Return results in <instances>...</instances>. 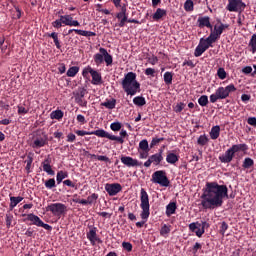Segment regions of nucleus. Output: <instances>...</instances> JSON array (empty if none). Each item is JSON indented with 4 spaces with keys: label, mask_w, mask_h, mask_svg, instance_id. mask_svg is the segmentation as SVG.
Wrapping results in <instances>:
<instances>
[{
    "label": "nucleus",
    "mask_w": 256,
    "mask_h": 256,
    "mask_svg": "<svg viewBox=\"0 0 256 256\" xmlns=\"http://www.w3.org/2000/svg\"><path fill=\"white\" fill-rule=\"evenodd\" d=\"M170 232H171V228H170V226H168L167 224H164V225L161 227V229H160V235H161L162 237H165V236L169 235Z\"/></svg>",
    "instance_id": "nucleus-43"
},
{
    "label": "nucleus",
    "mask_w": 256,
    "mask_h": 256,
    "mask_svg": "<svg viewBox=\"0 0 256 256\" xmlns=\"http://www.w3.org/2000/svg\"><path fill=\"white\" fill-rule=\"evenodd\" d=\"M44 187H46V189H54V187H57L55 179L50 178L46 180V182H44Z\"/></svg>",
    "instance_id": "nucleus-39"
},
{
    "label": "nucleus",
    "mask_w": 256,
    "mask_h": 256,
    "mask_svg": "<svg viewBox=\"0 0 256 256\" xmlns=\"http://www.w3.org/2000/svg\"><path fill=\"white\" fill-rule=\"evenodd\" d=\"M228 191L226 185H219L217 182H207L201 195V206L205 210L221 208L225 197L229 198Z\"/></svg>",
    "instance_id": "nucleus-1"
},
{
    "label": "nucleus",
    "mask_w": 256,
    "mask_h": 256,
    "mask_svg": "<svg viewBox=\"0 0 256 256\" xmlns=\"http://www.w3.org/2000/svg\"><path fill=\"white\" fill-rule=\"evenodd\" d=\"M52 26H54V28H61L63 26V20L60 17V19L52 22Z\"/></svg>",
    "instance_id": "nucleus-60"
},
{
    "label": "nucleus",
    "mask_w": 256,
    "mask_h": 256,
    "mask_svg": "<svg viewBox=\"0 0 256 256\" xmlns=\"http://www.w3.org/2000/svg\"><path fill=\"white\" fill-rule=\"evenodd\" d=\"M90 75L92 77V83L94 85H98L102 82V76L99 72L93 70V72Z\"/></svg>",
    "instance_id": "nucleus-28"
},
{
    "label": "nucleus",
    "mask_w": 256,
    "mask_h": 256,
    "mask_svg": "<svg viewBox=\"0 0 256 256\" xmlns=\"http://www.w3.org/2000/svg\"><path fill=\"white\" fill-rule=\"evenodd\" d=\"M253 165H255L254 160L250 157H247L244 159L242 167H243V169H251V167H253Z\"/></svg>",
    "instance_id": "nucleus-32"
},
{
    "label": "nucleus",
    "mask_w": 256,
    "mask_h": 256,
    "mask_svg": "<svg viewBox=\"0 0 256 256\" xmlns=\"http://www.w3.org/2000/svg\"><path fill=\"white\" fill-rule=\"evenodd\" d=\"M220 132H221V127L216 125V126H213L210 130V138L213 139V140H216L220 137Z\"/></svg>",
    "instance_id": "nucleus-25"
},
{
    "label": "nucleus",
    "mask_w": 256,
    "mask_h": 256,
    "mask_svg": "<svg viewBox=\"0 0 256 256\" xmlns=\"http://www.w3.org/2000/svg\"><path fill=\"white\" fill-rule=\"evenodd\" d=\"M48 143V136L44 132H36L32 138V149H41Z\"/></svg>",
    "instance_id": "nucleus-8"
},
{
    "label": "nucleus",
    "mask_w": 256,
    "mask_h": 256,
    "mask_svg": "<svg viewBox=\"0 0 256 256\" xmlns=\"http://www.w3.org/2000/svg\"><path fill=\"white\" fill-rule=\"evenodd\" d=\"M93 60L96 66H100L105 62L106 66L113 64V56L110 55L107 49L100 47L99 52L93 55Z\"/></svg>",
    "instance_id": "nucleus-5"
},
{
    "label": "nucleus",
    "mask_w": 256,
    "mask_h": 256,
    "mask_svg": "<svg viewBox=\"0 0 256 256\" xmlns=\"http://www.w3.org/2000/svg\"><path fill=\"white\" fill-rule=\"evenodd\" d=\"M198 45H200L206 51L210 48L205 38H201Z\"/></svg>",
    "instance_id": "nucleus-55"
},
{
    "label": "nucleus",
    "mask_w": 256,
    "mask_h": 256,
    "mask_svg": "<svg viewBox=\"0 0 256 256\" xmlns=\"http://www.w3.org/2000/svg\"><path fill=\"white\" fill-rule=\"evenodd\" d=\"M209 142V138L206 135H200L197 139L198 145L204 147Z\"/></svg>",
    "instance_id": "nucleus-40"
},
{
    "label": "nucleus",
    "mask_w": 256,
    "mask_h": 256,
    "mask_svg": "<svg viewBox=\"0 0 256 256\" xmlns=\"http://www.w3.org/2000/svg\"><path fill=\"white\" fill-rule=\"evenodd\" d=\"M46 212L60 218L67 213V206L63 203H52L46 207Z\"/></svg>",
    "instance_id": "nucleus-7"
},
{
    "label": "nucleus",
    "mask_w": 256,
    "mask_h": 256,
    "mask_svg": "<svg viewBox=\"0 0 256 256\" xmlns=\"http://www.w3.org/2000/svg\"><path fill=\"white\" fill-rule=\"evenodd\" d=\"M91 135H96V137L109 139L110 141H117L120 144L124 143V139L122 137L112 135L103 129H97L95 131H91Z\"/></svg>",
    "instance_id": "nucleus-10"
},
{
    "label": "nucleus",
    "mask_w": 256,
    "mask_h": 256,
    "mask_svg": "<svg viewBox=\"0 0 256 256\" xmlns=\"http://www.w3.org/2000/svg\"><path fill=\"white\" fill-rule=\"evenodd\" d=\"M249 46L251 47L252 53H256V34H253L251 36V39L249 41Z\"/></svg>",
    "instance_id": "nucleus-45"
},
{
    "label": "nucleus",
    "mask_w": 256,
    "mask_h": 256,
    "mask_svg": "<svg viewBox=\"0 0 256 256\" xmlns=\"http://www.w3.org/2000/svg\"><path fill=\"white\" fill-rule=\"evenodd\" d=\"M62 19V24L66 26H80V23L77 20H73L71 15L60 16Z\"/></svg>",
    "instance_id": "nucleus-20"
},
{
    "label": "nucleus",
    "mask_w": 256,
    "mask_h": 256,
    "mask_svg": "<svg viewBox=\"0 0 256 256\" xmlns=\"http://www.w3.org/2000/svg\"><path fill=\"white\" fill-rule=\"evenodd\" d=\"M204 40L206 41L207 45H209V47H213V43H215L218 39L215 37V35L210 33L209 36Z\"/></svg>",
    "instance_id": "nucleus-44"
},
{
    "label": "nucleus",
    "mask_w": 256,
    "mask_h": 256,
    "mask_svg": "<svg viewBox=\"0 0 256 256\" xmlns=\"http://www.w3.org/2000/svg\"><path fill=\"white\" fill-rule=\"evenodd\" d=\"M116 103V99H111L101 103V106H104L105 108L112 110L116 107Z\"/></svg>",
    "instance_id": "nucleus-31"
},
{
    "label": "nucleus",
    "mask_w": 256,
    "mask_h": 256,
    "mask_svg": "<svg viewBox=\"0 0 256 256\" xmlns=\"http://www.w3.org/2000/svg\"><path fill=\"white\" fill-rule=\"evenodd\" d=\"M210 228V224L206 221H202L200 228L195 231V235L198 238H202L203 235L205 234V230Z\"/></svg>",
    "instance_id": "nucleus-22"
},
{
    "label": "nucleus",
    "mask_w": 256,
    "mask_h": 256,
    "mask_svg": "<svg viewBox=\"0 0 256 256\" xmlns=\"http://www.w3.org/2000/svg\"><path fill=\"white\" fill-rule=\"evenodd\" d=\"M179 156H177L175 153H168L166 155V162H168L170 165H175V163H178Z\"/></svg>",
    "instance_id": "nucleus-27"
},
{
    "label": "nucleus",
    "mask_w": 256,
    "mask_h": 256,
    "mask_svg": "<svg viewBox=\"0 0 256 256\" xmlns=\"http://www.w3.org/2000/svg\"><path fill=\"white\" fill-rule=\"evenodd\" d=\"M205 50L202 46H200L199 44L197 45V47L194 50V56L195 57H200L203 55V53H205Z\"/></svg>",
    "instance_id": "nucleus-47"
},
{
    "label": "nucleus",
    "mask_w": 256,
    "mask_h": 256,
    "mask_svg": "<svg viewBox=\"0 0 256 256\" xmlns=\"http://www.w3.org/2000/svg\"><path fill=\"white\" fill-rule=\"evenodd\" d=\"M76 140V135L73 133H69L66 136V141L67 143H74V141Z\"/></svg>",
    "instance_id": "nucleus-57"
},
{
    "label": "nucleus",
    "mask_w": 256,
    "mask_h": 256,
    "mask_svg": "<svg viewBox=\"0 0 256 256\" xmlns=\"http://www.w3.org/2000/svg\"><path fill=\"white\" fill-rule=\"evenodd\" d=\"M139 149H140V151H150L149 143L146 139L141 140L139 142Z\"/></svg>",
    "instance_id": "nucleus-41"
},
{
    "label": "nucleus",
    "mask_w": 256,
    "mask_h": 256,
    "mask_svg": "<svg viewBox=\"0 0 256 256\" xmlns=\"http://www.w3.org/2000/svg\"><path fill=\"white\" fill-rule=\"evenodd\" d=\"M158 61H159L158 57H157V56H154V55H152L151 57L148 58V62H149L151 65L157 64Z\"/></svg>",
    "instance_id": "nucleus-62"
},
{
    "label": "nucleus",
    "mask_w": 256,
    "mask_h": 256,
    "mask_svg": "<svg viewBox=\"0 0 256 256\" xmlns=\"http://www.w3.org/2000/svg\"><path fill=\"white\" fill-rule=\"evenodd\" d=\"M116 18L119 20L118 26L125 27L128 21V14H127V6L123 4L121 6L120 12L116 14Z\"/></svg>",
    "instance_id": "nucleus-15"
},
{
    "label": "nucleus",
    "mask_w": 256,
    "mask_h": 256,
    "mask_svg": "<svg viewBox=\"0 0 256 256\" xmlns=\"http://www.w3.org/2000/svg\"><path fill=\"white\" fill-rule=\"evenodd\" d=\"M189 231L192 233H196L201 228V223L199 222H192L188 226Z\"/></svg>",
    "instance_id": "nucleus-38"
},
{
    "label": "nucleus",
    "mask_w": 256,
    "mask_h": 256,
    "mask_svg": "<svg viewBox=\"0 0 256 256\" xmlns=\"http://www.w3.org/2000/svg\"><path fill=\"white\" fill-rule=\"evenodd\" d=\"M98 194L96 193H92L90 196L87 197V203L88 205H92L93 203H95L98 199Z\"/></svg>",
    "instance_id": "nucleus-50"
},
{
    "label": "nucleus",
    "mask_w": 256,
    "mask_h": 256,
    "mask_svg": "<svg viewBox=\"0 0 256 256\" xmlns=\"http://www.w3.org/2000/svg\"><path fill=\"white\" fill-rule=\"evenodd\" d=\"M13 221L12 215H6V228H10Z\"/></svg>",
    "instance_id": "nucleus-63"
},
{
    "label": "nucleus",
    "mask_w": 256,
    "mask_h": 256,
    "mask_svg": "<svg viewBox=\"0 0 256 256\" xmlns=\"http://www.w3.org/2000/svg\"><path fill=\"white\" fill-rule=\"evenodd\" d=\"M86 94L87 90L84 88H80L76 93H74L75 102L81 107H87V101L84 100Z\"/></svg>",
    "instance_id": "nucleus-16"
},
{
    "label": "nucleus",
    "mask_w": 256,
    "mask_h": 256,
    "mask_svg": "<svg viewBox=\"0 0 256 256\" xmlns=\"http://www.w3.org/2000/svg\"><path fill=\"white\" fill-rule=\"evenodd\" d=\"M223 32L224 30L220 27V25H215L214 30L212 29L210 33L219 40Z\"/></svg>",
    "instance_id": "nucleus-30"
},
{
    "label": "nucleus",
    "mask_w": 256,
    "mask_h": 256,
    "mask_svg": "<svg viewBox=\"0 0 256 256\" xmlns=\"http://www.w3.org/2000/svg\"><path fill=\"white\" fill-rule=\"evenodd\" d=\"M42 169L45 173H48V175H55V171L52 169L51 165H44L42 166Z\"/></svg>",
    "instance_id": "nucleus-53"
},
{
    "label": "nucleus",
    "mask_w": 256,
    "mask_h": 256,
    "mask_svg": "<svg viewBox=\"0 0 256 256\" xmlns=\"http://www.w3.org/2000/svg\"><path fill=\"white\" fill-rule=\"evenodd\" d=\"M197 26L199 28H204V27H207L209 28L210 30H213V26L211 24V18L208 17V16H204V17H199L197 19Z\"/></svg>",
    "instance_id": "nucleus-18"
},
{
    "label": "nucleus",
    "mask_w": 256,
    "mask_h": 256,
    "mask_svg": "<svg viewBox=\"0 0 256 256\" xmlns=\"http://www.w3.org/2000/svg\"><path fill=\"white\" fill-rule=\"evenodd\" d=\"M229 229V225L227 222L223 221L221 223V226H220V230H219V233L224 237L226 232L228 231Z\"/></svg>",
    "instance_id": "nucleus-46"
},
{
    "label": "nucleus",
    "mask_w": 256,
    "mask_h": 256,
    "mask_svg": "<svg viewBox=\"0 0 256 256\" xmlns=\"http://www.w3.org/2000/svg\"><path fill=\"white\" fill-rule=\"evenodd\" d=\"M120 161L125 165V167H141L142 165V162L132 158L131 156H121Z\"/></svg>",
    "instance_id": "nucleus-17"
},
{
    "label": "nucleus",
    "mask_w": 256,
    "mask_h": 256,
    "mask_svg": "<svg viewBox=\"0 0 256 256\" xmlns=\"http://www.w3.org/2000/svg\"><path fill=\"white\" fill-rule=\"evenodd\" d=\"M184 10L185 11H193L194 10V3L192 0H186L184 3Z\"/></svg>",
    "instance_id": "nucleus-48"
},
{
    "label": "nucleus",
    "mask_w": 256,
    "mask_h": 256,
    "mask_svg": "<svg viewBox=\"0 0 256 256\" xmlns=\"http://www.w3.org/2000/svg\"><path fill=\"white\" fill-rule=\"evenodd\" d=\"M235 157V154L232 152L231 148H228L225 153L219 156V161L221 163H231Z\"/></svg>",
    "instance_id": "nucleus-19"
},
{
    "label": "nucleus",
    "mask_w": 256,
    "mask_h": 256,
    "mask_svg": "<svg viewBox=\"0 0 256 256\" xmlns=\"http://www.w3.org/2000/svg\"><path fill=\"white\" fill-rule=\"evenodd\" d=\"M230 150L236 155V153H239L240 151H245L249 150V146L247 144H234L230 147Z\"/></svg>",
    "instance_id": "nucleus-21"
},
{
    "label": "nucleus",
    "mask_w": 256,
    "mask_h": 256,
    "mask_svg": "<svg viewBox=\"0 0 256 256\" xmlns=\"http://www.w3.org/2000/svg\"><path fill=\"white\" fill-rule=\"evenodd\" d=\"M176 210H177L176 202H170L166 206L165 214H166L167 217H171L172 215H174L176 213Z\"/></svg>",
    "instance_id": "nucleus-24"
},
{
    "label": "nucleus",
    "mask_w": 256,
    "mask_h": 256,
    "mask_svg": "<svg viewBox=\"0 0 256 256\" xmlns=\"http://www.w3.org/2000/svg\"><path fill=\"white\" fill-rule=\"evenodd\" d=\"M152 183H156L157 185H160L161 187H169L170 180L167 177V173L163 170L155 171L152 174L151 178Z\"/></svg>",
    "instance_id": "nucleus-6"
},
{
    "label": "nucleus",
    "mask_w": 256,
    "mask_h": 256,
    "mask_svg": "<svg viewBox=\"0 0 256 256\" xmlns=\"http://www.w3.org/2000/svg\"><path fill=\"white\" fill-rule=\"evenodd\" d=\"M67 177H68V172H65L62 170L58 171V173H56V183L60 185L64 179H67Z\"/></svg>",
    "instance_id": "nucleus-29"
},
{
    "label": "nucleus",
    "mask_w": 256,
    "mask_h": 256,
    "mask_svg": "<svg viewBox=\"0 0 256 256\" xmlns=\"http://www.w3.org/2000/svg\"><path fill=\"white\" fill-rule=\"evenodd\" d=\"M48 37L54 39V44L56 45V48L61 49V44L59 41L58 33H56V32L50 33V34H48Z\"/></svg>",
    "instance_id": "nucleus-37"
},
{
    "label": "nucleus",
    "mask_w": 256,
    "mask_h": 256,
    "mask_svg": "<svg viewBox=\"0 0 256 256\" xmlns=\"http://www.w3.org/2000/svg\"><path fill=\"white\" fill-rule=\"evenodd\" d=\"M237 88L234 84H229L226 87H219L214 94H211L209 100L211 103H216L218 100L226 99L231 92H235Z\"/></svg>",
    "instance_id": "nucleus-3"
},
{
    "label": "nucleus",
    "mask_w": 256,
    "mask_h": 256,
    "mask_svg": "<svg viewBox=\"0 0 256 256\" xmlns=\"http://www.w3.org/2000/svg\"><path fill=\"white\" fill-rule=\"evenodd\" d=\"M209 103V98L207 95H202L198 98V104L202 107L207 106Z\"/></svg>",
    "instance_id": "nucleus-42"
},
{
    "label": "nucleus",
    "mask_w": 256,
    "mask_h": 256,
    "mask_svg": "<svg viewBox=\"0 0 256 256\" xmlns=\"http://www.w3.org/2000/svg\"><path fill=\"white\" fill-rule=\"evenodd\" d=\"M184 108H185V104L182 103V102H180L179 104H177V105L175 106L174 111H175L176 113H180V112H182V111L184 110Z\"/></svg>",
    "instance_id": "nucleus-56"
},
{
    "label": "nucleus",
    "mask_w": 256,
    "mask_h": 256,
    "mask_svg": "<svg viewBox=\"0 0 256 256\" xmlns=\"http://www.w3.org/2000/svg\"><path fill=\"white\" fill-rule=\"evenodd\" d=\"M217 76L219 79L224 80L227 78V72L224 68H218Z\"/></svg>",
    "instance_id": "nucleus-49"
},
{
    "label": "nucleus",
    "mask_w": 256,
    "mask_h": 256,
    "mask_svg": "<svg viewBox=\"0 0 256 256\" xmlns=\"http://www.w3.org/2000/svg\"><path fill=\"white\" fill-rule=\"evenodd\" d=\"M122 128V124L120 122H113L110 124V129L112 131H119Z\"/></svg>",
    "instance_id": "nucleus-51"
},
{
    "label": "nucleus",
    "mask_w": 256,
    "mask_h": 256,
    "mask_svg": "<svg viewBox=\"0 0 256 256\" xmlns=\"http://www.w3.org/2000/svg\"><path fill=\"white\" fill-rule=\"evenodd\" d=\"M163 80L166 85H171L173 83V73L165 72L163 75Z\"/></svg>",
    "instance_id": "nucleus-34"
},
{
    "label": "nucleus",
    "mask_w": 256,
    "mask_h": 256,
    "mask_svg": "<svg viewBox=\"0 0 256 256\" xmlns=\"http://www.w3.org/2000/svg\"><path fill=\"white\" fill-rule=\"evenodd\" d=\"M144 73H145L146 76L154 77L156 71L153 68H146Z\"/></svg>",
    "instance_id": "nucleus-61"
},
{
    "label": "nucleus",
    "mask_w": 256,
    "mask_h": 256,
    "mask_svg": "<svg viewBox=\"0 0 256 256\" xmlns=\"http://www.w3.org/2000/svg\"><path fill=\"white\" fill-rule=\"evenodd\" d=\"M22 196H10V211H13L22 201H23Z\"/></svg>",
    "instance_id": "nucleus-23"
},
{
    "label": "nucleus",
    "mask_w": 256,
    "mask_h": 256,
    "mask_svg": "<svg viewBox=\"0 0 256 256\" xmlns=\"http://www.w3.org/2000/svg\"><path fill=\"white\" fill-rule=\"evenodd\" d=\"M79 70L80 68L78 66H72L67 70L66 75L68 77H75L78 74Z\"/></svg>",
    "instance_id": "nucleus-35"
},
{
    "label": "nucleus",
    "mask_w": 256,
    "mask_h": 256,
    "mask_svg": "<svg viewBox=\"0 0 256 256\" xmlns=\"http://www.w3.org/2000/svg\"><path fill=\"white\" fill-rule=\"evenodd\" d=\"M167 15V11L161 8L156 9V12L153 14L152 18L155 21H159L162 17Z\"/></svg>",
    "instance_id": "nucleus-26"
},
{
    "label": "nucleus",
    "mask_w": 256,
    "mask_h": 256,
    "mask_svg": "<svg viewBox=\"0 0 256 256\" xmlns=\"http://www.w3.org/2000/svg\"><path fill=\"white\" fill-rule=\"evenodd\" d=\"M121 86L127 96H134L141 92V84L137 81V74L128 72L124 75Z\"/></svg>",
    "instance_id": "nucleus-2"
},
{
    "label": "nucleus",
    "mask_w": 256,
    "mask_h": 256,
    "mask_svg": "<svg viewBox=\"0 0 256 256\" xmlns=\"http://www.w3.org/2000/svg\"><path fill=\"white\" fill-rule=\"evenodd\" d=\"M247 123H248L249 125H252V126L256 127V117H249V118L247 119Z\"/></svg>",
    "instance_id": "nucleus-64"
},
{
    "label": "nucleus",
    "mask_w": 256,
    "mask_h": 256,
    "mask_svg": "<svg viewBox=\"0 0 256 256\" xmlns=\"http://www.w3.org/2000/svg\"><path fill=\"white\" fill-rule=\"evenodd\" d=\"M89 232L86 233V238L90 242L91 246L96 244H102V240L98 237V229L95 226H88Z\"/></svg>",
    "instance_id": "nucleus-11"
},
{
    "label": "nucleus",
    "mask_w": 256,
    "mask_h": 256,
    "mask_svg": "<svg viewBox=\"0 0 256 256\" xmlns=\"http://www.w3.org/2000/svg\"><path fill=\"white\" fill-rule=\"evenodd\" d=\"M164 160V157H163V150H159L158 153H155L151 156H149L148 160H146L144 162V167H151L152 163L153 165L157 166L159 165L160 163H162V161Z\"/></svg>",
    "instance_id": "nucleus-12"
},
{
    "label": "nucleus",
    "mask_w": 256,
    "mask_h": 256,
    "mask_svg": "<svg viewBox=\"0 0 256 256\" xmlns=\"http://www.w3.org/2000/svg\"><path fill=\"white\" fill-rule=\"evenodd\" d=\"M133 103L139 107L144 106L146 104V99L143 96H136L133 98Z\"/></svg>",
    "instance_id": "nucleus-33"
},
{
    "label": "nucleus",
    "mask_w": 256,
    "mask_h": 256,
    "mask_svg": "<svg viewBox=\"0 0 256 256\" xmlns=\"http://www.w3.org/2000/svg\"><path fill=\"white\" fill-rule=\"evenodd\" d=\"M28 221L32 222V225L36 226V227H42L44 228V230L46 231H51L52 230V226L49 224L44 223L39 216L30 213L28 214Z\"/></svg>",
    "instance_id": "nucleus-13"
},
{
    "label": "nucleus",
    "mask_w": 256,
    "mask_h": 256,
    "mask_svg": "<svg viewBox=\"0 0 256 256\" xmlns=\"http://www.w3.org/2000/svg\"><path fill=\"white\" fill-rule=\"evenodd\" d=\"M247 5L243 0H228L226 10L229 12L242 13L245 11Z\"/></svg>",
    "instance_id": "nucleus-9"
},
{
    "label": "nucleus",
    "mask_w": 256,
    "mask_h": 256,
    "mask_svg": "<svg viewBox=\"0 0 256 256\" xmlns=\"http://www.w3.org/2000/svg\"><path fill=\"white\" fill-rule=\"evenodd\" d=\"M122 248L126 252H132L133 250V245L130 242H122Z\"/></svg>",
    "instance_id": "nucleus-52"
},
{
    "label": "nucleus",
    "mask_w": 256,
    "mask_h": 256,
    "mask_svg": "<svg viewBox=\"0 0 256 256\" xmlns=\"http://www.w3.org/2000/svg\"><path fill=\"white\" fill-rule=\"evenodd\" d=\"M104 189L110 197H114L115 195H118V193L122 191V185L119 183H107L105 184Z\"/></svg>",
    "instance_id": "nucleus-14"
},
{
    "label": "nucleus",
    "mask_w": 256,
    "mask_h": 256,
    "mask_svg": "<svg viewBox=\"0 0 256 256\" xmlns=\"http://www.w3.org/2000/svg\"><path fill=\"white\" fill-rule=\"evenodd\" d=\"M63 116H64V113L62 110H56V111H52V113H50V118L56 119V120L62 119Z\"/></svg>",
    "instance_id": "nucleus-36"
},
{
    "label": "nucleus",
    "mask_w": 256,
    "mask_h": 256,
    "mask_svg": "<svg viewBox=\"0 0 256 256\" xmlns=\"http://www.w3.org/2000/svg\"><path fill=\"white\" fill-rule=\"evenodd\" d=\"M75 134L78 135V137H84V135H91V131L76 130Z\"/></svg>",
    "instance_id": "nucleus-58"
},
{
    "label": "nucleus",
    "mask_w": 256,
    "mask_h": 256,
    "mask_svg": "<svg viewBox=\"0 0 256 256\" xmlns=\"http://www.w3.org/2000/svg\"><path fill=\"white\" fill-rule=\"evenodd\" d=\"M161 141H164V138H152L150 147H155V145H158Z\"/></svg>",
    "instance_id": "nucleus-59"
},
{
    "label": "nucleus",
    "mask_w": 256,
    "mask_h": 256,
    "mask_svg": "<svg viewBox=\"0 0 256 256\" xmlns=\"http://www.w3.org/2000/svg\"><path fill=\"white\" fill-rule=\"evenodd\" d=\"M140 208L142 210L140 217L146 222L150 217V202L149 194L144 188H141L140 190Z\"/></svg>",
    "instance_id": "nucleus-4"
},
{
    "label": "nucleus",
    "mask_w": 256,
    "mask_h": 256,
    "mask_svg": "<svg viewBox=\"0 0 256 256\" xmlns=\"http://www.w3.org/2000/svg\"><path fill=\"white\" fill-rule=\"evenodd\" d=\"M93 71H94V69H93L91 66H87V67L83 68V70H82V76H83V77H87L88 74H89V73L91 74Z\"/></svg>",
    "instance_id": "nucleus-54"
}]
</instances>
